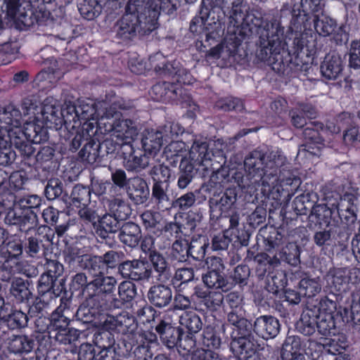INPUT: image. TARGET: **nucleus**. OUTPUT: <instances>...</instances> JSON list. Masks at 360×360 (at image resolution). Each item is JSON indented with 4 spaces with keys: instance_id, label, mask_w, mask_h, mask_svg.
I'll use <instances>...</instances> for the list:
<instances>
[{
    "instance_id": "nucleus-16",
    "label": "nucleus",
    "mask_w": 360,
    "mask_h": 360,
    "mask_svg": "<svg viewBox=\"0 0 360 360\" xmlns=\"http://www.w3.org/2000/svg\"><path fill=\"white\" fill-rule=\"evenodd\" d=\"M350 235L351 233L326 227L314 233L313 240L319 247L330 246L334 244L345 248L347 245Z\"/></svg>"
},
{
    "instance_id": "nucleus-2",
    "label": "nucleus",
    "mask_w": 360,
    "mask_h": 360,
    "mask_svg": "<svg viewBox=\"0 0 360 360\" xmlns=\"http://www.w3.org/2000/svg\"><path fill=\"white\" fill-rule=\"evenodd\" d=\"M245 172L236 171L232 178L241 188L262 186V193L269 194L278 184L287 192L288 201L301 185V179L294 174L286 158L279 151L255 150L244 160Z\"/></svg>"
},
{
    "instance_id": "nucleus-24",
    "label": "nucleus",
    "mask_w": 360,
    "mask_h": 360,
    "mask_svg": "<svg viewBox=\"0 0 360 360\" xmlns=\"http://www.w3.org/2000/svg\"><path fill=\"white\" fill-rule=\"evenodd\" d=\"M311 23L316 32L322 37H328L331 34L342 37V34H346L345 26L338 27L336 20L327 14L318 15Z\"/></svg>"
},
{
    "instance_id": "nucleus-47",
    "label": "nucleus",
    "mask_w": 360,
    "mask_h": 360,
    "mask_svg": "<svg viewBox=\"0 0 360 360\" xmlns=\"http://www.w3.org/2000/svg\"><path fill=\"white\" fill-rule=\"evenodd\" d=\"M79 158L89 164H94L103 158L100 141L91 139L86 141L83 148L79 152Z\"/></svg>"
},
{
    "instance_id": "nucleus-17",
    "label": "nucleus",
    "mask_w": 360,
    "mask_h": 360,
    "mask_svg": "<svg viewBox=\"0 0 360 360\" xmlns=\"http://www.w3.org/2000/svg\"><path fill=\"white\" fill-rule=\"evenodd\" d=\"M104 133H112L120 139L133 141L139 131L136 122L130 119L113 120L105 124Z\"/></svg>"
},
{
    "instance_id": "nucleus-1",
    "label": "nucleus",
    "mask_w": 360,
    "mask_h": 360,
    "mask_svg": "<svg viewBox=\"0 0 360 360\" xmlns=\"http://www.w3.org/2000/svg\"><path fill=\"white\" fill-rule=\"evenodd\" d=\"M244 0H202V2L212 7L218 8L229 20L226 38L227 44L231 54L236 52V49L241 41L253 34L258 37L257 56L264 60L269 56L268 46L271 44L274 51L281 49L279 37L283 33L280 20L276 17L264 18L253 11L244 13L243 8Z\"/></svg>"
},
{
    "instance_id": "nucleus-51",
    "label": "nucleus",
    "mask_w": 360,
    "mask_h": 360,
    "mask_svg": "<svg viewBox=\"0 0 360 360\" xmlns=\"http://www.w3.org/2000/svg\"><path fill=\"white\" fill-rule=\"evenodd\" d=\"M70 200L76 207L88 206L91 202V189L81 184L75 185L70 193Z\"/></svg>"
},
{
    "instance_id": "nucleus-28",
    "label": "nucleus",
    "mask_w": 360,
    "mask_h": 360,
    "mask_svg": "<svg viewBox=\"0 0 360 360\" xmlns=\"http://www.w3.org/2000/svg\"><path fill=\"white\" fill-rule=\"evenodd\" d=\"M50 245L51 239L47 235H34L25 240L24 251L28 257L39 258L44 255Z\"/></svg>"
},
{
    "instance_id": "nucleus-9",
    "label": "nucleus",
    "mask_w": 360,
    "mask_h": 360,
    "mask_svg": "<svg viewBox=\"0 0 360 360\" xmlns=\"http://www.w3.org/2000/svg\"><path fill=\"white\" fill-rule=\"evenodd\" d=\"M149 61L151 68H153L156 72L172 76L174 82H177L176 84H190L192 83V77L186 69L181 68L179 63L176 62L172 63H166L162 54L156 53L150 56Z\"/></svg>"
},
{
    "instance_id": "nucleus-62",
    "label": "nucleus",
    "mask_w": 360,
    "mask_h": 360,
    "mask_svg": "<svg viewBox=\"0 0 360 360\" xmlns=\"http://www.w3.org/2000/svg\"><path fill=\"white\" fill-rule=\"evenodd\" d=\"M117 333L123 335L132 334L137 329V322L133 316L127 312L117 315Z\"/></svg>"
},
{
    "instance_id": "nucleus-8",
    "label": "nucleus",
    "mask_w": 360,
    "mask_h": 360,
    "mask_svg": "<svg viewBox=\"0 0 360 360\" xmlns=\"http://www.w3.org/2000/svg\"><path fill=\"white\" fill-rule=\"evenodd\" d=\"M212 195L208 200L210 208V217L211 221H217L226 214L237 200V190L236 188L219 189L216 193L207 192Z\"/></svg>"
},
{
    "instance_id": "nucleus-61",
    "label": "nucleus",
    "mask_w": 360,
    "mask_h": 360,
    "mask_svg": "<svg viewBox=\"0 0 360 360\" xmlns=\"http://www.w3.org/2000/svg\"><path fill=\"white\" fill-rule=\"evenodd\" d=\"M179 323L186 327L191 335L198 333L202 327V321L198 315L193 312H185L179 318Z\"/></svg>"
},
{
    "instance_id": "nucleus-55",
    "label": "nucleus",
    "mask_w": 360,
    "mask_h": 360,
    "mask_svg": "<svg viewBox=\"0 0 360 360\" xmlns=\"http://www.w3.org/2000/svg\"><path fill=\"white\" fill-rule=\"evenodd\" d=\"M299 289L300 290V293L303 296L307 297H313L316 296L321 290L320 278H303L299 283Z\"/></svg>"
},
{
    "instance_id": "nucleus-57",
    "label": "nucleus",
    "mask_w": 360,
    "mask_h": 360,
    "mask_svg": "<svg viewBox=\"0 0 360 360\" xmlns=\"http://www.w3.org/2000/svg\"><path fill=\"white\" fill-rule=\"evenodd\" d=\"M84 263L81 269L87 270L89 272L96 276L104 274L105 267L103 265L101 255L85 254V257L82 258Z\"/></svg>"
},
{
    "instance_id": "nucleus-64",
    "label": "nucleus",
    "mask_w": 360,
    "mask_h": 360,
    "mask_svg": "<svg viewBox=\"0 0 360 360\" xmlns=\"http://www.w3.org/2000/svg\"><path fill=\"white\" fill-rule=\"evenodd\" d=\"M157 130L162 136V139L166 144L167 142L178 138L180 134H182L184 129L179 123L167 122L163 126L160 127Z\"/></svg>"
},
{
    "instance_id": "nucleus-41",
    "label": "nucleus",
    "mask_w": 360,
    "mask_h": 360,
    "mask_svg": "<svg viewBox=\"0 0 360 360\" xmlns=\"http://www.w3.org/2000/svg\"><path fill=\"white\" fill-rule=\"evenodd\" d=\"M150 165L148 175L152 178L153 184L165 182L169 184V179L172 176V171L169 166L162 162L158 158H154Z\"/></svg>"
},
{
    "instance_id": "nucleus-22",
    "label": "nucleus",
    "mask_w": 360,
    "mask_h": 360,
    "mask_svg": "<svg viewBox=\"0 0 360 360\" xmlns=\"http://www.w3.org/2000/svg\"><path fill=\"white\" fill-rule=\"evenodd\" d=\"M152 273H155V278L158 282L167 283L172 278V266L166 256L160 252H153L147 257Z\"/></svg>"
},
{
    "instance_id": "nucleus-5",
    "label": "nucleus",
    "mask_w": 360,
    "mask_h": 360,
    "mask_svg": "<svg viewBox=\"0 0 360 360\" xmlns=\"http://www.w3.org/2000/svg\"><path fill=\"white\" fill-rule=\"evenodd\" d=\"M69 301L61 300L60 304L51 314L50 338L63 345H70L77 340L79 336L78 330L70 328V319L68 317Z\"/></svg>"
},
{
    "instance_id": "nucleus-50",
    "label": "nucleus",
    "mask_w": 360,
    "mask_h": 360,
    "mask_svg": "<svg viewBox=\"0 0 360 360\" xmlns=\"http://www.w3.org/2000/svg\"><path fill=\"white\" fill-rule=\"evenodd\" d=\"M209 245L208 239L205 236L193 237L188 243L189 256L196 261H202L206 255V250Z\"/></svg>"
},
{
    "instance_id": "nucleus-42",
    "label": "nucleus",
    "mask_w": 360,
    "mask_h": 360,
    "mask_svg": "<svg viewBox=\"0 0 360 360\" xmlns=\"http://www.w3.org/2000/svg\"><path fill=\"white\" fill-rule=\"evenodd\" d=\"M37 295L49 297H56L60 295L63 287L56 285V281L45 273L42 274L37 281Z\"/></svg>"
},
{
    "instance_id": "nucleus-15",
    "label": "nucleus",
    "mask_w": 360,
    "mask_h": 360,
    "mask_svg": "<svg viewBox=\"0 0 360 360\" xmlns=\"http://www.w3.org/2000/svg\"><path fill=\"white\" fill-rule=\"evenodd\" d=\"M252 330L257 337L268 340L275 338L279 334L281 323L274 316L261 315L255 319Z\"/></svg>"
},
{
    "instance_id": "nucleus-44",
    "label": "nucleus",
    "mask_w": 360,
    "mask_h": 360,
    "mask_svg": "<svg viewBox=\"0 0 360 360\" xmlns=\"http://www.w3.org/2000/svg\"><path fill=\"white\" fill-rule=\"evenodd\" d=\"M229 173L226 168L222 167L213 172L208 181L201 186L203 192H214L216 193L219 189H224V184L228 181Z\"/></svg>"
},
{
    "instance_id": "nucleus-46",
    "label": "nucleus",
    "mask_w": 360,
    "mask_h": 360,
    "mask_svg": "<svg viewBox=\"0 0 360 360\" xmlns=\"http://www.w3.org/2000/svg\"><path fill=\"white\" fill-rule=\"evenodd\" d=\"M347 273V268L330 269L326 275L328 284L338 292L344 291L348 283Z\"/></svg>"
},
{
    "instance_id": "nucleus-14",
    "label": "nucleus",
    "mask_w": 360,
    "mask_h": 360,
    "mask_svg": "<svg viewBox=\"0 0 360 360\" xmlns=\"http://www.w3.org/2000/svg\"><path fill=\"white\" fill-rule=\"evenodd\" d=\"M117 283L113 276H105L104 274L96 275L87 287V296L96 297L104 304L105 297L114 292Z\"/></svg>"
},
{
    "instance_id": "nucleus-29",
    "label": "nucleus",
    "mask_w": 360,
    "mask_h": 360,
    "mask_svg": "<svg viewBox=\"0 0 360 360\" xmlns=\"http://www.w3.org/2000/svg\"><path fill=\"white\" fill-rule=\"evenodd\" d=\"M169 184H153L151 199L158 210L165 212L172 209L173 200L169 194Z\"/></svg>"
},
{
    "instance_id": "nucleus-56",
    "label": "nucleus",
    "mask_w": 360,
    "mask_h": 360,
    "mask_svg": "<svg viewBox=\"0 0 360 360\" xmlns=\"http://www.w3.org/2000/svg\"><path fill=\"white\" fill-rule=\"evenodd\" d=\"M287 284V278L284 271H269L266 276V289L272 293H277Z\"/></svg>"
},
{
    "instance_id": "nucleus-3",
    "label": "nucleus",
    "mask_w": 360,
    "mask_h": 360,
    "mask_svg": "<svg viewBox=\"0 0 360 360\" xmlns=\"http://www.w3.org/2000/svg\"><path fill=\"white\" fill-rule=\"evenodd\" d=\"M5 137L8 146H13L25 160L32 156L35 148L32 143H40L48 140V131L44 127L35 122H27L20 126L7 129Z\"/></svg>"
},
{
    "instance_id": "nucleus-4",
    "label": "nucleus",
    "mask_w": 360,
    "mask_h": 360,
    "mask_svg": "<svg viewBox=\"0 0 360 360\" xmlns=\"http://www.w3.org/2000/svg\"><path fill=\"white\" fill-rule=\"evenodd\" d=\"M155 30L146 13L129 11L125 8V13L113 26L115 38L119 42H129L136 37L150 34Z\"/></svg>"
},
{
    "instance_id": "nucleus-53",
    "label": "nucleus",
    "mask_w": 360,
    "mask_h": 360,
    "mask_svg": "<svg viewBox=\"0 0 360 360\" xmlns=\"http://www.w3.org/2000/svg\"><path fill=\"white\" fill-rule=\"evenodd\" d=\"M282 261L288 264L297 266L300 263V248L296 243H288L278 252Z\"/></svg>"
},
{
    "instance_id": "nucleus-48",
    "label": "nucleus",
    "mask_w": 360,
    "mask_h": 360,
    "mask_svg": "<svg viewBox=\"0 0 360 360\" xmlns=\"http://www.w3.org/2000/svg\"><path fill=\"white\" fill-rule=\"evenodd\" d=\"M255 261L258 263L257 275L259 278H262L265 276L266 271H271L270 269L271 267L278 266L282 259L278 253L273 257L269 256L266 253H260L256 255Z\"/></svg>"
},
{
    "instance_id": "nucleus-30",
    "label": "nucleus",
    "mask_w": 360,
    "mask_h": 360,
    "mask_svg": "<svg viewBox=\"0 0 360 360\" xmlns=\"http://www.w3.org/2000/svg\"><path fill=\"white\" fill-rule=\"evenodd\" d=\"M142 238L141 227L132 221L122 223L120 230L118 233L120 241L129 247H136Z\"/></svg>"
},
{
    "instance_id": "nucleus-54",
    "label": "nucleus",
    "mask_w": 360,
    "mask_h": 360,
    "mask_svg": "<svg viewBox=\"0 0 360 360\" xmlns=\"http://www.w3.org/2000/svg\"><path fill=\"white\" fill-rule=\"evenodd\" d=\"M35 345L34 340L27 335L13 336L10 347L15 354H27L32 351Z\"/></svg>"
},
{
    "instance_id": "nucleus-36",
    "label": "nucleus",
    "mask_w": 360,
    "mask_h": 360,
    "mask_svg": "<svg viewBox=\"0 0 360 360\" xmlns=\"http://www.w3.org/2000/svg\"><path fill=\"white\" fill-rule=\"evenodd\" d=\"M21 118V112L13 105H8L2 111H0V127L3 134H5L7 129L20 126Z\"/></svg>"
},
{
    "instance_id": "nucleus-40",
    "label": "nucleus",
    "mask_w": 360,
    "mask_h": 360,
    "mask_svg": "<svg viewBox=\"0 0 360 360\" xmlns=\"http://www.w3.org/2000/svg\"><path fill=\"white\" fill-rule=\"evenodd\" d=\"M108 211L110 214L123 221L131 214V208L128 202L120 197H112L108 201Z\"/></svg>"
},
{
    "instance_id": "nucleus-37",
    "label": "nucleus",
    "mask_w": 360,
    "mask_h": 360,
    "mask_svg": "<svg viewBox=\"0 0 360 360\" xmlns=\"http://www.w3.org/2000/svg\"><path fill=\"white\" fill-rule=\"evenodd\" d=\"M212 153L208 150V143L205 140L195 139L189 151V158L196 165L207 167L205 162L212 161Z\"/></svg>"
},
{
    "instance_id": "nucleus-27",
    "label": "nucleus",
    "mask_w": 360,
    "mask_h": 360,
    "mask_svg": "<svg viewBox=\"0 0 360 360\" xmlns=\"http://www.w3.org/2000/svg\"><path fill=\"white\" fill-rule=\"evenodd\" d=\"M291 4L290 28L295 30H302V27L304 30L310 28L311 21L309 11L307 8H304L302 0H300L299 2L292 1Z\"/></svg>"
},
{
    "instance_id": "nucleus-35",
    "label": "nucleus",
    "mask_w": 360,
    "mask_h": 360,
    "mask_svg": "<svg viewBox=\"0 0 360 360\" xmlns=\"http://www.w3.org/2000/svg\"><path fill=\"white\" fill-rule=\"evenodd\" d=\"M153 157L146 154V152H135L128 158H124L123 166L127 171L135 173H140L148 168L153 163Z\"/></svg>"
},
{
    "instance_id": "nucleus-59",
    "label": "nucleus",
    "mask_w": 360,
    "mask_h": 360,
    "mask_svg": "<svg viewBox=\"0 0 360 360\" xmlns=\"http://www.w3.org/2000/svg\"><path fill=\"white\" fill-rule=\"evenodd\" d=\"M78 9L84 18L91 20L101 14L102 6L97 0H83Z\"/></svg>"
},
{
    "instance_id": "nucleus-45",
    "label": "nucleus",
    "mask_w": 360,
    "mask_h": 360,
    "mask_svg": "<svg viewBox=\"0 0 360 360\" xmlns=\"http://www.w3.org/2000/svg\"><path fill=\"white\" fill-rule=\"evenodd\" d=\"M212 14H214V11H209L208 13H206V18L204 19L202 34L205 35L207 42L219 38L222 32L221 20L219 18L215 19L214 15L212 16Z\"/></svg>"
},
{
    "instance_id": "nucleus-25",
    "label": "nucleus",
    "mask_w": 360,
    "mask_h": 360,
    "mask_svg": "<svg viewBox=\"0 0 360 360\" xmlns=\"http://www.w3.org/2000/svg\"><path fill=\"white\" fill-rule=\"evenodd\" d=\"M340 347L334 340H325L323 343L314 340H309V346L306 349V354L312 360H323V352L336 355L340 353Z\"/></svg>"
},
{
    "instance_id": "nucleus-60",
    "label": "nucleus",
    "mask_w": 360,
    "mask_h": 360,
    "mask_svg": "<svg viewBox=\"0 0 360 360\" xmlns=\"http://www.w3.org/2000/svg\"><path fill=\"white\" fill-rule=\"evenodd\" d=\"M101 257L105 271L117 269V273L119 274L120 266L124 257V254L122 251L110 250L101 255Z\"/></svg>"
},
{
    "instance_id": "nucleus-26",
    "label": "nucleus",
    "mask_w": 360,
    "mask_h": 360,
    "mask_svg": "<svg viewBox=\"0 0 360 360\" xmlns=\"http://www.w3.org/2000/svg\"><path fill=\"white\" fill-rule=\"evenodd\" d=\"M229 324L233 326L231 335L242 336L252 333L253 323L245 318V311L238 309L235 312H229L226 316Z\"/></svg>"
},
{
    "instance_id": "nucleus-49",
    "label": "nucleus",
    "mask_w": 360,
    "mask_h": 360,
    "mask_svg": "<svg viewBox=\"0 0 360 360\" xmlns=\"http://www.w3.org/2000/svg\"><path fill=\"white\" fill-rule=\"evenodd\" d=\"M313 193H302L297 196L292 203V209L297 215H306L309 211H314L316 205L315 200L311 198Z\"/></svg>"
},
{
    "instance_id": "nucleus-11",
    "label": "nucleus",
    "mask_w": 360,
    "mask_h": 360,
    "mask_svg": "<svg viewBox=\"0 0 360 360\" xmlns=\"http://www.w3.org/2000/svg\"><path fill=\"white\" fill-rule=\"evenodd\" d=\"M122 278L136 282L148 281L152 278V269L148 261L140 259L124 260L119 268Z\"/></svg>"
},
{
    "instance_id": "nucleus-12",
    "label": "nucleus",
    "mask_w": 360,
    "mask_h": 360,
    "mask_svg": "<svg viewBox=\"0 0 360 360\" xmlns=\"http://www.w3.org/2000/svg\"><path fill=\"white\" fill-rule=\"evenodd\" d=\"M323 124L318 122H311L303 131V138L305 143L301 145L298 150V155L320 156L321 149L323 146V139L319 133L323 129Z\"/></svg>"
},
{
    "instance_id": "nucleus-18",
    "label": "nucleus",
    "mask_w": 360,
    "mask_h": 360,
    "mask_svg": "<svg viewBox=\"0 0 360 360\" xmlns=\"http://www.w3.org/2000/svg\"><path fill=\"white\" fill-rule=\"evenodd\" d=\"M102 307H104V304L96 297L87 296L83 304L77 309L75 316L77 320L84 323H94L97 325L101 316Z\"/></svg>"
},
{
    "instance_id": "nucleus-43",
    "label": "nucleus",
    "mask_w": 360,
    "mask_h": 360,
    "mask_svg": "<svg viewBox=\"0 0 360 360\" xmlns=\"http://www.w3.org/2000/svg\"><path fill=\"white\" fill-rule=\"evenodd\" d=\"M203 283L208 288H213L215 290H221L226 292L233 287V283H229L224 274L207 271L202 276Z\"/></svg>"
},
{
    "instance_id": "nucleus-34",
    "label": "nucleus",
    "mask_w": 360,
    "mask_h": 360,
    "mask_svg": "<svg viewBox=\"0 0 360 360\" xmlns=\"http://www.w3.org/2000/svg\"><path fill=\"white\" fill-rule=\"evenodd\" d=\"M122 221L119 220L109 212L103 214L98 219L96 233L102 239L109 238V234L120 231L122 226Z\"/></svg>"
},
{
    "instance_id": "nucleus-33",
    "label": "nucleus",
    "mask_w": 360,
    "mask_h": 360,
    "mask_svg": "<svg viewBox=\"0 0 360 360\" xmlns=\"http://www.w3.org/2000/svg\"><path fill=\"white\" fill-rule=\"evenodd\" d=\"M320 309L314 307V308H307L301 314L300 320L297 323V328L300 333L304 335H311L316 329V319L319 317Z\"/></svg>"
},
{
    "instance_id": "nucleus-63",
    "label": "nucleus",
    "mask_w": 360,
    "mask_h": 360,
    "mask_svg": "<svg viewBox=\"0 0 360 360\" xmlns=\"http://www.w3.org/2000/svg\"><path fill=\"white\" fill-rule=\"evenodd\" d=\"M170 257L172 260L184 262L189 257L188 242L186 240H176L172 245Z\"/></svg>"
},
{
    "instance_id": "nucleus-19",
    "label": "nucleus",
    "mask_w": 360,
    "mask_h": 360,
    "mask_svg": "<svg viewBox=\"0 0 360 360\" xmlns=\"http://www.w3.org/2000/svg\"><path fill=\"white\" fill-rule=\"evenodd\" d=\"M165 283H158L151 285L146 294L148 301L158 309L167 307L173 300V292L171 287Z\"/></svg>"
},
{
    "instance_id": "nucleus-38",
    "label": "nucleus",
    "mask_w": 360,
    "mask_h": 360,
    "mask_svg": "<svg viewBox=\"0 0 360 360\" xmlns=\"http://www.w3.org/2000/svg\"><path fill=\"white\" fill-rule=\"evenodd\" d=\"M31 282L20 277H14L11 281L10 292L17 302L26 303L32 296L29 288Z\"/></svg>"
},
{
    "instance_id": "nucleus-7",
    "label": "nucleus",
    "mask_w": 360,
    "mask_h": 360,
    "mask_svg": "<svg viewBox=\"0 0 360 360\" xmlns=\"http://www.w3.org/2000/svg\"><path fill=\"white\" fill-rule=\"evenodd\" d=\"M61 115L65 129L68 130L79 128L81 120L98 119L100 111L93 101L89 102L82 101L78 106L71 103L65 104L61 110Z\"/></svg>"
},
{
    "instance_id": "nucleus-32",
    "label": "nucleus",
    "mask_w": 360,
    "mask_h": 360,
    "mask_svg": "<svg viewBox=\"0 0 360 360\" xmlns=\"http://www.w3.org/2000/svg\"><path fill=\"white\" fill-rule=\"evenodd\" d=\"M321 72L326 79L335 80L342 74V61L340 56L335 53L327 54L321 63Z\"/></svg>"
},
{
    "instance_id": "nucleus-52",
    "label": "nucleus",
    "mask_w": 360,
    "mask_h": 360,
    "mask_svg": "<svg viewBox=\"0 0 360 360\" xmlns=\"http://www.w3.org/2000/svg\"><path fill=\"white\" fill-rule=\"evenodd\" d=\"M117 108L127 110L128 109V106L125 104H121L120 102H117L114 103L112 105L106 107L104 109L98 110V111H100V115H98L100 129L103 127L105 130V124L108 122H112L113 120L120 119L121 113L117 110Z\"/></svg>"
},
{
    "instance_id": "nucleus-20",
    "label": "nucleus",
    "mask_w": 360,
    "mask_h": 360,
    "mask_svg": "<svg viewBox=\"0 0 360 360\" xmlns=\"http://www.w3.org/2000/svg\"><path fill=\"white\" fill-rule=\"evenodd\" d=\"M126 192L129 199L135 205L146 203L150 197V189L146 180L139 176L129 179Z\"/></svg>"
},
{
    "instance_id": "nucleus-31",
    "label": "nucleus",
    "mask_w": 360,
    "mask_h": 360,
    "mask_svg": "<svg viewBox=\"0 0 360 360\" xmlns=\"http://www.w3.org/2000/svg\"><path fill=\"white\" fill-rule=\"evenodd\" d=\"M165 144L162 136L157 129L145 130L141 138V145L144 152L148 155L158 158L162 146Z\"/></svg>"
},
{
    "instance_id": "nucleus-6",
    "label": "nucleus",
    "mask_w": 360,
    "mask_h": 360,
    "mask_svg": "<svg viewBox=\"0 0 360 360\" xmlns=\"http://www.w3.org/2000/svg\"><path fill=\"white\" fill-rule=\"evenodd\" d=\"M281 27L283 30V33L279 37V40L281 41V49L276 52L273 49V47H271V44L268 46L269 51L267 52L270 56H268L269 57L266 59H261L257 56V51L259 49V46L257 45L258 40L256 41V46H257V50H256V57L258 60L264 62H267L268 64L273 65V69H277L279 71H285V66L287 68H289V69L291 71L294 72H307L308 69L310 67L309 61H302V55L304 54V53L301 50L300 52H297V54L295 56L294 58H291L289 61H286V64L283 60V56L284 55L289 56V53L285 51L284 46H285V42L283 39V36L284 33V27L281 25Z\"/></svg>"
},
{
    "instance_id": "nucleus-10",
    "label": "nucleus",
    "mask_w": 360,
    "mask_h": 360,
    "mask_svg": "<svg viewBox=\"0 0 360 360\" xmlns=\"http://www.w3.org/2000/svg\"><path fill=\"white\" fill-rule=\"evenodd\" d=\"M311 217H315L318 224H325L326 228L351 233L349 229L344 223H341L338 206L335 204H332L331 207L325 204L316 205L309 214V218Z\"/></svg>"
},
{
    "instance_id": "nucleus-21",
    "label": "nucleus",
    "mask_w": 360,
    "mask_h": 360,
    "mask_svg": "<svg viewBox=\"0 0 360 360\" xmlns=\"http://www.w3.org/2000/svg\"><path fill=\"white\" fill-rule=\"evenodd\" d=\"M200 307L210 311H216L221 307L224 300L222 292L219 290H207L200 287L194 288L192 295Z\"/></svg>"
},
{
    "instance_id": "nucleus-58",
    "label": "nucleus",
    "mask_w": 360,
    "mask_h": 360,
    "mask_svg": "<svg viewBox=\"0 0 360 360\" xmlns=\"http://www.w3.org/2000/svg\"><path fill=\"white\" fill-rule=\"evenodd\" d=\"M79 128H77L75 130L65 129L64 126V129H60L61 133L60 136L63 137L66 141H69L68 148L72 153L76 152L82 143L86 141L85 137L79 131Z\"/></svg>"
},
{
    "instance_id": "nucleus-39",
    "label": "nucleus",
    "mask_w": 360,
    "mask_h": 360,
    "mask_svg": "<svg viewBox=\"0 0 360 360\" xmlns=\"http://www.w3.org/2000/svg\"><path fill=\"white\" fill-rule=\"evenodd\" d=\"M177 10V2L176 0H158L150 13L147 15L150 22L157 28V20L161 13L168 15H174Z\"/></svg>"
},
{
    "instance_id": "nucleus-13",
    "label": "nucleus",
    "mask_w": 360,
    "mask_h": 360,
    "mask_svg": "<svg viewBox=\"0 0 360 360\" xmlns=\"http://www.w3.org/2000/svg\"><path fill=\"white\" fill-rule=\"evenodd\" d=\"M117 315L115 316L109 314H103L101 313L97 325H99L105 331L99 333L98 336L96 337L97 343L99 344L100 347L103 348L99 353V360H105L107 352L112 349V346L115 344V339L110 331H115L117 333Z\"/></svg>"
},
{
    "instance_id": "nucleus-23",
    "label": "nucleus",
    "mask_w": 360,
    "mask_h": 360,
    "mask_svg": "<svg viewBox=\"0 0 360 360\" xmlns=\"http://www.w3.org/2000/svg\"><path fill=\"white\" fill-rule=\"evenodd\" d=\"M155 329L162 344L169 349L177 346L184 333L182 328L174 326L165 320H161Z\"/></svg>"
}]
</instances>
